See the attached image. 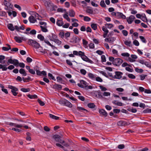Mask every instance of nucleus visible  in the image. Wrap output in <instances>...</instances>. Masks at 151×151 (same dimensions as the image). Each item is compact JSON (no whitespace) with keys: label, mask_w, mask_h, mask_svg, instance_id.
Returning <instances> with one entry per match:
<instances>
[{"label":"nucleus","mask_w":151,"mask_h":151,"mask_svg":"<svg viewBox=\"0 0 151 151\" xmlns=\"http://www.w3.org/2000/svg\"><path fill=\"white\" fill-rule=\"evenodd\" d=\"M80 82V83H78L77 84L78 86L80 87L85 88L86 90L93 88L92 86H88L87 82L83 80H81Z\"/></svg>","instance_id":"1"},{"label":"nucleus","mask_w":151,"mask_h":151,"mask_svg":"<svg viewBox=\"0 0 151 151\" xmlns=\"http://www.w3.org/2000/svg\"><path fill=\"white\" fill-rule=\"evenodd\" d=\"M28 43L29 45L32 46L35 48H39L40 47V45L38 43L33 40L29 39Z\"/></svg>","instance_id":"2"},{"label":"nucleus","mask_w":151,"mask_h":151,"mask_svg":"<svg viewBox=\"0 0 151 151\" xmlns=\"http://www.w3.org/2000/svg\"><path fill=\"white\" fill-rule=\"evenodd\" d=\"M5 57L3 55H0V63H2V60H3L5 59ZM6 65H3L1 64H0V69H2L3 71H6L7 70V67H6Z\"/></svg>","instance_id":"3"},{"label":"nucleus","mask_w":151,"mask_h":151,"mask_svg":"<svg viewBox=\"0 0 151 151\" xmlns=\"http://www.w3.org/2000/svg\"><path fill=\"white\" fill-rule=\"evenodd\" d=\"M123 60L120 58H116L113 62V64L116 66H119L123 62Z\"/></svg>","instance_id":"4"},{"label":"nucleus","mask_w":151,"mask_h":151,"mask_svg":"<svg viewBox=\"0 0 151 151\" xmlns=\"http://www.w3.org/2000/svg\"><path fill=\"white\" fill-rule=\"evenodd\" d=\"M8 88L11 89V92L14 96H16L18 94L17 92L18 90L17 88L11 85H9Z\"/></svg>","instance_id":"5"},{"label":"nucleus","mask_w":151,"mask_h":151,"mask_svg":"<svg viewBox=\"0 0 151 151\" xmlns=\"http://www.w3.org/2000/svg\"><path fill=\"white\" fill-rule=\"evenodd\" d=\"M80 40V39L78 36H74L71 39L70 42L74 43H76L79 42Z\"/></svg>","instance_id":"6"},{"label":"nucleus","mask_w":151,"mask_h":151,"mask_svg":"<svg viewBox=\"0 0 151 151\" xmlns=\"http://www.w3.org/2000/svg\"><path fill=\"white\" fill-rule=\"evenodd\" d=\"M115 75L114 76L113 78L120 79L122 77L123 73L120 71H115Z\"/></svg>","instance_id":"7"},{"label":"nucleus","mask_w":151,"mask_h":151,"mask_svg":"<svg viewBox=\"0 0 151 151\" xmlns=\"http://www.w3.org/2000/svg\"><path fill=\"white\" fill-rule=\"evenodd\" d=\"M52 138L54 139L57 142H59L60 143H61L62 142V141L61 139V137L58 134L54 135L52 136Z\"/></svg>","instance_id":"8"},{"label":"nucleus","mask_w":151,"mask_h":151,"mask_svg":"<svg viewBox=\"0 0 151 151\" xmlns=\"http://www.w3.org/2000/svg\"><path fill=\"white\" fill-rule=\"evenodd\" d=\"M14 39L18 43H21L22 42V40H25L26 39L23 37H19L15 36L14 37Z\"/></svg>","instance_id":"9"},{"label":"nucleus","mask_w":151,"mask_h":151,"mask_svg":"<svg viewBox=\"0 0 151 151\" xmlns=\"http://www.w3.org/2000/svg\"><path fill=\"white\" fill-rule=\"evenodd\" d=\"M117 124L119 126H124L128 125L127 122L123 120H121L118 122L117 123Z\"/></svg>","instance_id":"10"},{"label":"nucleus","mask_w":151,"mask_h":151,"mask_svg":"<svg viewBox=\"0 0 151 151\" xmlns=\"http://www.w3.org/2000/svg\"><path fill=\"white\" fill-rule=\"evenodd\" d=\"M99 112L100 114L102 116L106 117L108 115V114L106 111L103 109H100L99 110Z\"/></svg>","instance_id":"11"},{"label":"nucleus","mask_w":151,"mask_h":151,"mask_svg":"<svg viewBox=\"0 0 151 151\" xmlns=\"http://www.w3.org/2000/svg\"><path fill=\"white\" fill-rule=\"evenodd\" d=\"M135 17L133 15H131L128 18H127V21L129 24H131L133 20L135 19Z\"/></svg>","instance_id":"12"},{"label":"nucleus","mask_w":151,"mask_h":151,"mask_svg":"<svg viewBox=\"0 0 151 151\" xmlns=\"http://www.w3.org/2000/svg\"><path fill=\"white\" fill-rule=\"evenodd\" d=\"M52 88L54 89L60 90H61L62 88V86L60 85L55 84L53 85Z\"/></svg>","instance_id":"13"},{"label":"nucleus","mask_w":151,"mask_h":151,"mask_svg":"<svg viewBox=\"0 0 151 151\" xmlns=\"http://www.w3.org/2000/svg\"><path fill=\"white\" fill-rule=\"evenodd\" d=\"M44 3L45 6L48 7L50 6V4L51 3V1L50 0H41Z\"/></svg>","instance_id":"14"},{"label":"nucleus","mask_w":151,"mask_h":151,"mask_svg":"<svg viewBox=\"0 0 151 151\" xmlns=\"http://www.w3.org/2000/svg\"><path fill=\"white\" fill-rule=\"evenodd\" d=\"M28 19L30 22L32 23H34L37 21L34 17L32 15L29 17Z\"/></svg>","instance_id":"15"},{"label":"nucleus","mask_w":151,"mask_h":151,"mask_svg":"<svg viewBox=\"0 0 151 151\" xmlns=\"http://www.w3.org/2000/svg\"><path fill=\"white\" fill-rule=\"evenodd\" d=\"M91 7L90 6H88L87 7V9L86 10V13L91 14H93V10L92 9H90Z\"/></svg>","instance_id":"16"},{"label":"nucleus","mask_w":151,"mask_h":151,"mask_svg":"<svg viewBox=\"0 0 151 151\" xmlns=\"http://www.w3.org/2000/svg\"><path fill=\"white\" fill-rule=\"evenodd\" d=\"M69 15L70 17H74L75 15V13L73 9L69 10Z\"/></svg>","instance_id":"17"},{"label":"nucleus","mask_w":151,"mask_h":151,"mask_svg":"<svg viewBox=\"0 0 151 151\" xmlns=\"http://www.w3.org/2000/svg\"><path fill=\"white\" fill-rule=\"evenodd\" d=\"M7 27L8 29L12 31H13L14 30V27L12 24H8Z\"/></svg>","instance_id":"18"},{"label":"nucleus","mask_w":151,"mask_h":151,"mask_svg":"<svg viewBox=\"0 0 151 151\" xmlns=\"http://www.w3.org/2000/svg\"><path fill=\"white\" fill-rule=\"evenodd\" d=\"M64 105L70 108L72 107V104L67 100H66Z\"/></svg>","instance_id":"19"},{"label":"nucleus","mask_w":151,"mask_h":151,"mask_svg":"<svg viewBox=\"0 0 151 151\" xmlns=\"http://www.w3.org/2000/svg\"><path fill=\"white\" fill-rule=\"evenodd\" d=\"M22 79L24 82H29L30 81H31V78L28 76L27 78H24L23 77Z\"/></svg>","instance_id":"20"},{"label":"nucleus","mask_w":151,"mask_h":151,"mask_svg":"<svg viewBox=\"0 0 151 151\" xmlns=\"http://www.w3.org/2000/svg\"><path fill=\"white\" fill-rule=\"evenodd\" d=\"M24 34H27V35L29 34H30L31 35H35L36 34V31L35 29H32L31 31L29 32H24Z\"/></svg>","instance_id":"21"},{"label":"nucleus","mask_w":151,"mask_h":151,"mask_svg":"<svg viewBox=\"0 0 151 151\" xmlns=\"http://www.w3.org/2000/svg\"><path fill=\"white\" fill-rule=\"evenodd\" d=\"M50 40L55 42V43L57 44L58 45H60L61 44V42L58 39H54V40H52V39H50Z\"/></svg>","instance_id":"22"},{"label":"nucleus","mask_w":151,"mask_h":151,"mask_svg":"<svg viewBox=\"0 0 151 151\" xmlns=\"http://www.w3.org/2000/svg\"><path fill=\"white\" fill-rule=\"evenodd\" d=\"M77 109L80 111H86V112H88V111L87 110L82 107L78 106L77 107Z\"/></svg>","instance_id":"23"},{"label":"nucleus","mask_w":151,"mask_h":151,"mask_svg":"<svg viewBox=\"0 0 151 151\" xmlns=\"http://www.w3.org/2000/svg\"><path fill=\"white\" fill-rule=\"evenodd\" d=\"M3 3L5 6H11V5H12L10 3L8 2L6 0H4Z\"/></svg>","instance_id":"24"},{"label":"nucleus","mask_w":151,"mask_h":151,"mask_svg":"<svg viewBox=\"0 0 151 151\" xmlns=\"http://www.w3.org/2000/svg\"><path fill=\"white\" fill-rule=\"evenodd\" d=\"M88 76L89 78L92 80H94L96 78L95 76L91 73H88Z\"/></svg>","instance_id":"25"},{"label":"nucleus","mask_w":151,"mask_h":151,"mask_svg":"<svg viewBox=\"0 0 151 151\" xmlns=\"http://www.w3.org/2000/svg\"><path fill=\"white\" fill-rule=\"evenodd\" d=\"M68 12H66L65 14L63 15V17L65 19H66L68 21L70 22V19L68 17Z\"/></svg>","instance_id":"26"},{"label":"nucleus","mask_w":151,"mask_h":151,"mask_svg":"<svg viewBox=\"0 0 151 151\" xmlns=\"http://www.w3.org/2000/svg\"><path fill=\"white\" fill-rule=\"evenodd\" d=\"M66 100H67L65 99H61L59 101V103L60 104L64 105Z\"/></svg>","instance_id":"27"},{"label":"nucleus","mask_w":151,"mask_h":151,"mask_svg":"<svg viewBox=\"0 0 151 151\" xmlns=\"http://www.w3.org/2000/svg\"><path fill=\"white\" fill-rule=\"evenodd\" d=\"M56 24L58 26H61L63 25V23L62 20L58 19L56 22Z\"/></svg>","instance_id":"28"},{"label":"nucleus","mask_w":151,"mask_h":151,"mask_svg":"<svg viewBox=\"0 0 151 151\" xmlns=\"http://www.w3.org/2000/svg\"><path fill=\"white\" fill-rule=\"evenodd\" d=\"M140 19L143 22H147V18L146 17L145 14H144L143 16L142 14V16Z\"/></svg>","instance_id":"29"},{"label":"nucleus","mask_w":151,"mask_h":151,"mask_svg":"<svg viewBox=\"0 0 151 151\" xmlns=\"http://www.w3.org/2000/svg\"><path fill=\"white\" fill-rule=\"evenodd\" d=\"M40 27L41 29V30L43 32H47L48 31L47 29L46 28V26L43 27L41 25L40 26Z\"/></svg>","instance_id":"30"},{"label":"nucleus","mask_w":151,"mask_h":151,"mask_svg":"<svg viewBox=\"0 0 151 151\" xmlns=\"http://www.w3.org/2000/svg\"><path fill=\"white\" fill-rule=\"evenodd\" d=\"M49 116H50V117L51 118L53 119H55V120H57L59 119V117H58V116H55L53 115H52V114H49Z\"/></svg>","instance_id":"31"},{"label":"nucleus","mask_w":151,"mask_h":151,"mask_svg":"<svg viewBox=\"0 0 151 151\" xmlns=\"http://www.w3.org/2000/svg\"><path fill=\"white\" fill-rule=\"evenodd\" d=\"M27 96L30 99H32L33 98H37V96L35 94H34L33 95L28 94L27 95Z\"/></svg>","instance_id":"32"},{"label":"nucleus","mask_w":151,"mask_h":151,"mask_svg":"<svg viewBox=\"0 0 151 151\" xmlns=\"http://www.w3.org/2000/svg\"><path fill=\"white\" fill-rule=\"evenodd\" d=\"M14 60H12L11 58H10L8 60L7 62V64L8 65H9L10 63L11 64H13L14 63Z\"/></svg>","instance_id":"33"},{"label":"nucleus","mask_w":151,"mask_h":151,"mask_svg":"<svg viewBox=\"0 0 151 151\" xmlns=\"http://www.w3.org/2000/svg\"><path fill=\"white\" fill-rule=\"evenodd\" d=\"M100 5L101 7L103 8H106V6L105 3L104 1L103 0L101 1L100 3Z\"/></svg>","instance_id":"34"},{"label":"nucleus","mask_w":151,"mask_h":151,"mask_svg":"<svg viewBox=\"0 0 151 151\" xmlns=\"http://www.w3.org/2000/svg\"><path fill=\"white\" fill-rule=\"evenodd\" d=\"M37 38L39 39L41 41H44L45 40L44 36L41 34H39L38 35Z\"/></svg>","instance_id":"35"},{"label":"nucleus","mask_w":151,"mask_h":151,"mask_svg":"<svg viewBox=\"0 0 151 151\" xmlns=\"http://www.w3.org/2000/svg\"><path fill=\"white\" fill-rule=\"evenodd\" d=\"M91 27L94 30H96L97 29V24L92 23L91 25Z\"/></svg>","instance_id":"36"},{"label":"nucleus","mask_w":151,"mask_h":151,"mask_svg":"<svg viewBox=\"0 0 151 151\" xmlns=\"http://www.w3.org/2000/svg\"><path fill=\"white\" fill-rule=\"evenodd\" d=\"M88 107L91 108H93L95 106V105L93 103H90L88 104Z\"/></svg>","instance_id":"37"},{"label":"nucleus","mask_w":151,"mask_h":151,"mask_svg":"<svg viewBox=\"0 0 151 151\" xmlns=\"http://www.w3.org/2000/svg\"><path fill=\"white\" fill-rule=\"evenodd\" d=\"M21 90L24 92H29L30 91V89L29 88H22L21 89Z\"/></svg>","instance_id":"38"},{"label":"nucleus","mask_w":151,"mask_h":151,"mask_svg":"<svg viewBox=\"0 0 151 151\" xmlns=\"http://www.w3.org/2000/svg\"><path fill=\"white\" fill-rule=\"evenodd\" d=\"M48 76L49 77V79H52L54 81L56 80V79L52 75L51 73H48Z\"/></svg>","instance_id":"39"},{"label":"nucleus","mask_w":151,"mask_h":151,"mask_svg":"<svg viewBox=\"0 0 151 151\" xmlns=\"http://www.w3.org/2000/svg\"><path fill=\"white\" fill-rule=\"evenodd\" d=\"M105 25V27H107L109 29H111L113 27V25L111 24H106Z\"/></svg>","instance_id":"40"},{"label":"nucleus","mask_w":151,"mask_h":151,"mask_svg":"<svg viewBox=\"0 0 151 151\" xmlns=\"http://www.w3.org/2000/svg\"><path fill=\"white\" fill-rule=\"evenodd\" d=\"M81 58L82 59L85 61H87V60L88 59V58L85 55V54L84 55H83L81 56Z\"/></svg>","instance_id":"41"},{"label":"nucleus","mask_w":151,"mask_h":151,"mask_svg":"<svg viewBox=\"0 0 151 151\" xmlns=\"http://www.w3.org/2000/svg\"><path fill=\"white\" fill-rule=\"evenodd\" d=\"M124 43L126 45L130 47L131 45V42L130 41H125L124 42Z\"/></svg>","instance_id":"42"},{"label":"nucleus","mask_w":151,"mask_h":151,"mask_svg":"<svg viewBox=\"0 0 151 151\" xmlns=\"http://www.w3.org/2000/svg\"><path fill=\"white\" fill-rule=\"evenodd\" d=\"M150 110L151 109L147 108L143 111L142 113L144 114L147 113H150Z\"/></svg>","instance_id":"43"},{"label":"nucleus","mask_w":151,"mask_h":151,"mask_svg":"<svg viewBox=\"0 0 151 151\" xmlns=\"http://www.w3.org/2000/svg\"><path fill=\"white\" fill-rule=\"evenodd\" d=\"M139 38L141 39V41L144 43H146V41L145 39V37L142 36H139Z\"/></svg>","instance_id":"44"},{"label":"nucleus","mask_w":151,"mask_h":151,"mask_svg":"<svg viewBox=\"0 0 151 151\" xmlns=\"http://www.w3.org/2000/svg\"><path fill=\"white\" fill-rule=\"evenodd\" d=\"M59 36L61 38H63L65 36L64 32L63 31L60 32L59 33Z\"/></svg>","instance_id":"45"},{"label":"nucleus","mask_w":151,"mask_h":151,"mask_svg":"<svg viewBox=\"0 0 151 151\" xmlns=\"http://www.w3.org/2000/svg\"><path fill=\"white\" fill-rule=\"evenodd\" d=\"M37 101L39 103L40 105L41 106H43L45 105V103L40 100L39 99L37 100Z\"/></svg>","instance_id":"46"},{"label":"nucleus","mask_w":151,"mask_h":151,"mask_svg":"<svg viewBox=\"0 0 151 151\" xmlns=\"http://www.w3.org/2000/svg\"><path fill=\"white\" fill-rule=\"evenodd\" d=\"M122 34H123V35L125 36H127L128 34V32L126 30H122Z\"/></svg>","instance_id":"47"},{"label":"nucleus","mask_w":151,"mask_h":151,"mask_svg":"<svg viewBox=\"0 0 151 151\" xmlns=\"http://www.w3.org/2000/svg\"><path fill=\"white\" fill-rule=\"evenodd\" d=\"M19 63L18 60L14 59V63L13 64L14 65L18 66V65L19 64Z\"/></svg>","instance_id":"48"},{"label":"nucleus","mask_w":151,"mask_h":151,"mask_svg":"<svg viewBox=\"0 0 151 151\" xmlns=\"http://www.w3.org/2000/svg\"><path fill=\"white\" fill-rule=\"evenodd\" d=\"M61 144H63V146L66 147H68L69 146V144L67 143H65V142L64 140L62 141Z\"/></svg>","instance_id":"49"},{"label":"nucleus","mask_w":151,"mask_h":151,"mask_svg":"<svg viewBox=\"0 0 151 151\" xmlns=\"http://www.w3.org/2000/svg\"><path fill=\"white\" fill-rule=\"evenodd\" d=\"M121 55L123 56L124 57H129L130 55L127 52L123 53L121 54Z\"/></svg>","instance_id":"50"},{"label":"nucleus","mask_w":151,"mask_h":151,"mask_svg":"<svg viewBox=\"0 0 151 151\" xmlns=\"http://www.w3.org/2000/svg\"><path fill=\"white\" fill-rule=\"evenodd\" d=\"M144 65L148 67L151 68V64L148 62L145 61Z\"/></svg>","instance_id":"51"},{"label":"nucleus","mask_w":151,"mask_h":151,"mask_svg":"<svg viewBox=\"0 0 151 151\" xmlns=\"http://www.w3.org/2000/svg\"><path fill=\"white\" fill-rule=\"evenodd\" d=\"M80 71L81 73L82 74L84 75H85L86 73V71L85 69H81L80 70Z\"/></svg>","instance_id":"52"},{"label":"nucleus","mask_w":151,"mask_h":151,"mask_svg":"<svg viewBox=\"0 0 151 151\" xmlns=\"http://www.w3.org/2000/svg\"><path fill=\"white\" fill-rule=\"evenodd\" d=\"M128 77L131 79H134L135 78V76L132 74H129L128 75Z\"/></svg>","instance_id":"53"},{"label":"nucleus","mask_w":151,"mask_h":151,"mask_svg":"<svg viewBox=\"0 0 151 151\" xmlns=\"http://www.w3.org/2000/svg\"><path fill=\"white\" fill-rule=\"evenodd\" d=\"M91 18L87 16H85L84 17V20L86 21H89L91 20Z\"/></svg>","instance_id":"54"},{"label":"nucleus","mask_w":151,"mask_h":151,"mask_svg":"<svg viewBox=\"0 0 151 151\" xmlns=\"http://www.w3.org/2000/svg\"><path fill=\"white\" fill-rule=\"evenodd\" d=\"M147 75H145V74H142V75H140V79L141 80H144L145 78V77H146Z\"/></svg>","instance_id":"55"},{"label":"nucleus","mask_w":151,"mask_h":151,"mask_svg":"<svg viewBox=\"0 0 151 151\" xmlns=\"http://www.w3.org/2000/svg\"><path fill=\"white\" fill-rule=\"evenodd\" d=\"M101 62H105L106 61V58L104 55H103L101 56Z\"/></svg>","instance_id":"56"},{"label":"nucleus","mask_w":151,"mask_h":151,"mask_svg":"<svg viewBox=\"0 0 151 151\" xmlns=\"http://www.w3.org/2000/svg\"><path fill=\"white\" fill-rule=\"evenodd\" d=\"M99 72L101 74L103 75L104 76H105L106 78H108V76L106 74V73L105 72H104L103 71H99Z\"/></svg>","instance_id":"57"},{"label":"nucleus","mask_w":151,"mask_h":151,"mask_svg":"<svg viewBox=\"0 0 151 151\" xmlns=\"http://www.w3.org/2000/svg\"><path fill=\"white\" fill-rule=\"evenodd\" d=\"M135 70L136 72H138V73H142L143 72V69H139V68H135Z\"/></svg>","instance_id":"58"},{"label":"nucleus","mask_w":151,"mask_h":151,"mask_svg":"<svg viewBox=\"0 0 151 151\" xmlns=\"http://www.w3.org/2000/svg\"><path fill=\"white\" fill-rule=\"evenodd\" d=\"M2 49L5 51H8L9 50L11 49V47H10L9 48L6 47H2Z\"/></svg>","instance_id":"59"},{"label":"nucleus","mask_w":151,"mask_h":151,"mask_svg":"<svg viewBox=\"0 0 151 151\" xmlns=\"http://www.w3.org/2000/svg\"><path fill=\"white\" fill-rule=\"evenodd\" d=\"M133 44L136 46H138L139 45V42L136 40H135L133 41Z\"/></svg>","instance_id":"60"},{"label":"nucleus","mask_w":151,"mask_h":151,"mask_svg":"<svg viewBox=\"0 0 151 151\" xmlns=\"http://www.w3.org/2000/svg\"><path fill=\"white\" fill-rule=\"evenodd\" d=\"M120 110L118 109H113V112L114 113L116 114L119 113L120 112Z\"/></svg>","instance_id":"61"},{"label":"nucleus","mask_w":151,"mask_h":151,"mask_svg":"<svg viewBox=\"0 0 151 151\" xmlns=\"http://www.w3.org/2000/svg\"><path fill=\"white\" fill-rule=\"evenodd\" d=\"M43 129L46 132H49L50 130V129L47 126H44Z\"/></svg>","instance_id":"62"},{"label":"nucleus","mask_w":151,"mask_h":151,"mask_svg":"<svg viewBox=\"0 0 151 151\" xmlns=\"http://www.w3.org/2000/svg\"><path fill=\"white\" fill-rule=\"evenodd\" d=\"M98 97L99 98H103V96L101 95L102 93L100 91H98Z\"/></svg>","instance_id":"63"},{"label":"nucleus","mask_w":151,"mask_h":151,"mask_svg":"<svg viewBox=\"0 0 151 151\" xmlns=\"http://www.w3.org/2000/svg\"><path fill=\"white\" fill-rule=\"evenodd\" d=\"M99 87L102 91H105L107 90V88L106 87L103 86H100Z\"/></svg>","instance_id":"64"}]
</instances>
